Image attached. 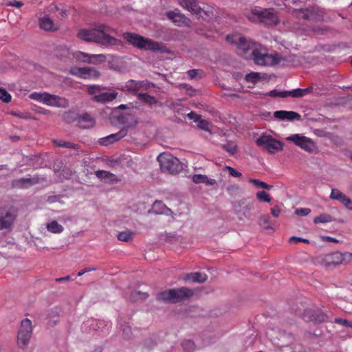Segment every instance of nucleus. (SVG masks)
Masks as SVG:
<instances>
[{
  "label": "nucleus",
  "mask_w": 352,
  "mask_h": 352,
  "mask_svg": "<svg viewBox=\"0 0 352 352\" xmlns=\"http://www.w3.org/2000/svg\"><path fill=\"white\" fill-rule=\"evenodd\" d=\"M116 33L114 28L107 24L100 23L91 28L80 29L77 36L85 41L93 42L107 47L119 45L122 43L121 41L113 36Z\"/></svg>",
  "instance_id": "f257e3e1"
},
{
  "label": "nucleus",
  "mask_w": 352,
  "mask_h": 352,
  "mask_svg": "<svg viewBox=\"0 0 352 352\" xmlns=\"http://www.w3.org/2000/svg\"><path fill=\"white\" fill-rule=\"evenodd\" d=\"M252 57L254 60V63L256 65H276V64H283L285 65V62L288 60V59H293V56H289L287 58L286 56H282L278 54H269L266 52V50L261 47L259 44H256V45L253 48L252 52Z\"/></svg>",
  "instance_id": "f03ea898"
},
{
  "label": "nucleus",
  "mask_w": 352,
  "mask_h": 352,
  "mask_svg": "<svg viewBox=\"0 0 352 352\" xmlns=\"http://www.w3.org/2000/svg\"><path fill=\"white\" fill-rule=\"evenodd\" d=\"M247 17L252 21L260 22L267 25H276L279 22L277 12L273 8L255 7L247 14Z\"/></svg>",
  "instance_id": "7ed1b4c3"
},
{
  "label": "nucleus",
  "mask_w": 352,
  "mask_h": 352,
  "mask_svg": "<svg viewBox=\"0 0 352 352\" xmlns=\"http://www.w3.org/2000/svg\"><path fill=\"white\" fill-rule=\"evenodd\" d=\"M123 38L127 43L140 50H151L153 52L161 51V43L150 38H145L135 33L124 32Z\"/></svg>",
  "instance_id": "20e7f679"
},
{
  "label": "nucleus",
  "mask_w": 352,
  "mask_h": 352,
  "mask_svg": "<svg viewBox=\"0 0 352 352\" xmlns=\"http://www.w3.org/2000/svg\"><path fill=\"white\" fill-rule=\"evenodd\" d=\"M193 295L192 289L182 287L160 292L157 296V299L165 302L177 303L190 298Z\"/></svg>",
  "instance_id": "39448f33"
},
{
  "label": "nucleus",
  "mask_w": 352,
  "mask_h": 352,
  "mask_svg": "<svg viewBox=\"0 0 352 352\" xmlns=\"http://www.w3.org/2000/svg\"><path fill=\"white\" fill-rule=\"evenodd\" d=\"M162 171L171 175H177L182 170V165L179 160L169 153H162L157 158Z\"/></svg>",
  "instance_id": "423d86ee"
},
{
  "label": "nucleus",
  "mask_w": 352,
  "mask_h": 352,
  "mask_svg": "<svg viewBox=\"0 0 352 352\" xmlns=\"http://www.w3.org/2000/svg\"><path fill=\"white\" fill-rule=\"evenodd\" d=\"M226 40L231 44L235 45L237 48V54L245 56L249 50H253L256 43L248 41L246 38L239 34H230L226 36Z\"/></svg>",
  "instance_id": "0eeeda50"
},
{
  "label": "nucleus",
  "mask_w": 352,
  "mask_h": 352,
  "mask_svg": "<svg viewBox=\"0 0 352 352\" xmlns=\"http://www.w3.org/2000/svg\"><path fill=\"white\" fill-rule=\"evenodd\" d=\"M32 326L30 320L25 318L21 322L17 336V344L19 347L25 349L32 337Z\"/></svg>",
  "instance_id": "6e6552de"
},
{
  "label": "nucleus",
  "mask_w": 352,
  "mask_h": 352,
  "mask_svg": "<svg viewBox=\"0 0 352 352\" xmlns=\"http://www.w3.org/2000/svg\"><path fill=\"white\" fill-rule=\"evenodd\" d=\"M285 140L294 143L296 146L308 153H314L316 149L314 142L311 138L302 134H293L287 137Z\"/></svg>",
  "instance_id": "1a4fd4ad"
},
{
  "label": "nucleus",
  "mask_w": 352,
  "mask_h": 352,
  "mask_svg": "<svg viewBox=\"0 0 352 352\" xmlns=\"http://www.w3.org/2000/svg\"><path fill=\"white\" fill-rule=\"evenodd\" d=\"M179 3L184 8L199 17L203 18V14L206 16L212 14L211 9L206 10L204 8H201L197 0H179Z\"/></svg>",
  "instance_id": "9d476101"
},
{
  "label": "nucleus",
  "mask_w": 352,
  "mask_h": 352,
  "mask_svg": "<svg viewBox=\"0 0 352 352\" xmlns=\"http://www.w3.org/2000/svg\"><path fill=\"white\" fill-rule=\"evenodd\" d=\"M256 142L258 146L271 153L283 149L282 143L270 135H262L256 140Z\"/></svg>",
  "instance_id": "9b49d317"
},
{
  "label": "nucleus",
  "mask_w": 352,
  "mask_h": 352,
  "mask_svg": "<svg viewBox=\"0 0 352 352\" xmlns=\"http://www.w3.org/2000/svg\"><path fill=\"white\" fill-rule=\"evenodd\" d=\"M16 218V213L11 208H0V230L10 229Z\"/></svg>",
  "instance_id": "f8f14e48"
},
{
  "label": "nucleus",
  "mask_w": 352,
  "mask_h": 352,
  "mask_svg": "<svg viewBox=\"0 0 352 352\" xmlns=\"http://www.w3.org/2000/svg\"><path fill=\"white\" fill-rule=\"evenodd\" d=\"M70 73L83 79H96L100 76V72L94 68L89 67H73Z\"/></svg>",
  "instance_id": "ddd939ff"
},
{
  "label": "nucleus",
  "mask_w": 352,
  "mask_h": 352,
  "mask_svg": "<svg viewBox=\"0 0 352 352\" xmlns=\"http://www.w3.org/2000/svg\"><path fill=\"white\" fill-rule=\"evenodd\" d=\"M302 318L306 322H314L316 323L325 322L328 320V316L320 309H307L302 314Z\"/></svg>",
  "instance_id": "4468645a"
},
{
  "label": "nucleus",
  "mask_w": 352,
  "mask_h": 352,
  "mask_svg": "<svg viewBox=\"0 0 352 352\" xmlns=\"http://www.w3.org/2000/svg\"><path fill=\"white\" fill-rule=\"evenodd\" d=\"M322 263L326 267L346 263L345 253L335 252L327 254L324 256Z\"/></svg>",
  "instance_id": "2eb2a0df"
},
{
  "label": "nucleus",
  "mask_w": 352,
  "mask_h": 352,
  "mask_svg": "<svg viewBox=\"0 0 352 352\" xmlns=\"http://www.w3.org/2000/svg\"><path fill=\"white\" fill-rule=\"evenodd\" d=\"M330 198L333 200H338L342 203L347 209L352 210V201L345 194L336 188L331 190Z\"/></svg>",
  "instance_id": "dca6fc26"
},
{
  "label": "nucleus",
  "mask_w": 352,
  "mask_h": 352,
  "mask_svg": "<svg viewBox=\"0 0 352 352\" xmlns=\"http://www.w3.org/2000/svg\"><path fill=\"white\" fill-rule=\"evenodd\" d=\"M166 16L177 26H187L190 22L184 14L175 11L168 12Z\"/></svg>",
  "instance_id": "f3484780"
},
{
  "label": "nucleus",
  "mask_w": 352,
  "mask_h": 352,
  "mask_svg": "<svg viewBox=\"0 0 352 352\" xmlns=\"http://www.w3.org/2000/svg\"><path fill=\"white\" fill-rule=\"evenodd\" d=\"M45 104L56 107H66L68 103L63 98L46 93Z\"/></svg>",
  "instance_id": "a211bd4d"
},
{
  "label": "nucleus",
  "mask_w": 352,
  "mask_h": 352,
  "mask_svg": "<svg viewBox=\"0 0 352 352\" xmlns=\"http://www.w3.org/2000/svg\"><path fill=\"white\" fill-rule=\"evenodd\" d=\"M76 120L78 126L82 129L92 128L96 123L95 119L87 113L79 115Z\"/></svg>",
  "instance_id": "6ab92c4d"
},
{
  "label": "nucleus",
  "mask_w": 352,
  "mask_h": 352,
  "mask_svg": "<svg viewBox=\"0 0 352 352\" xmlns=\"http://www.w3.org/2000/svg\"><path fill=\"white\" fill-rule=\"evenodd\" d=\"M274 118L278 120H300V115L293 111H276L274 113Z\"/></svg>",
  "instance_id": "aec40b11"
},
{
  "label": "nucleus",
  "mask_w": 352,
  "mask_h": 352,
  "mask_svg": "<svg viewBox=\"0 0 352 352\" xmlns=\"http://www.w3.org/2000/svg\"><path fill=\"white\" fill-rule=\"evenodd\" d=\"M38 25L42 30L45 31L54 32L58 30V27L54 24V21L47 15L38 19Z\"/></svg>",
  "instance_id": "412c9836"
},
{
  "label": "nucleus",
  "mask_w": 352,
  "mask_h": 352,
  "mask_svg": "<svg viewBox=\"0 0 352 352\" xmlns=\"http://www.w3.org/2000/svg\"><path fill=\"white\" fill-rule=\"evenodd\" d=\"M118 94V92L114 91L112 92H105L94 96L92 99L97 102H109L115 100Z\"/></svg>",
  "instance_id": "4be33fe9"
},
{
  "label": "nucleus",
  "mask_w": 352,
  "mask_h": 352,
  "mask_svg": "<svg viewBox=\"0 0 352 352\" xmlns=\"http://www.w3.org/2000/svg\"><path fill=\"white\" fill-rule=\"evenodd\" d=\"M140 80H135L130 79L125 82L124 87L119 88L121 91H128L134 94H138V92L140 90L141 85Z\"/></svg>",
  "instance_id": "5701e85b"
},
{
  "label": "nucleus",
  "mask_w": 352,
  "mask_h": 352,
  "mask_svg": "<svg viewBox=\"0 0 352 352\" xmlns=\"http://www.w3.org/2000/svg\"><path fill=\"white\" fill-rule=\"evenodd\" d=\"M170 210L161 201H155L151 209L148 211L150 213L156 214H167Z\"/></svg>",
  "instance_id": "b1692460"
},
{
  "label": "nucleus",
  "mask_w": 352,
  "mask_h": 352,
  "mask_svg": "<svg viewBox=\"0 0 352 352\" xmlns=\"http://www.w3.org/2000/svg\"><path fill=\"white\" fill-rule=\"evenodd\" d=\"M207 275L201 272H192L186 274L184 276L186 280H191L194 283H204L207 280Z\"/></svg>",
  "instance_id": "393cba45"
},
{
  "label": "nucleus",
  "mask_w": 352,
  "mask_h": 352,
  "mask_svg": "<svg viewBox=\"0 0 352 352\" xmlns=\"http://www.w3.org/2000/svg\"><path fill=\"white\" fill-rule=\"evenodd\" d=\"M312 90V87H309L305 89L298 88L292 91H287V97L291 96L295 98H301L311 93Z\"/></svg>",
  "instance_id": "a878e982"
},
{
  "label": "nucleus",
  "mask_w": 352,
  "mask_h": 352,
  "mask_svg": "<svg viewBox=\"0 0 352 352\" xmlns=\"http://www.w3.org/2000/svg\"><path fill=\"white\" fill-rule=\"evenodd\" d=\"M124 134L122 133V131H120L116 133L111 134L105 138H100L99 140V143L101 145L107 146L109 144H112L120 139H121L122 137H124Z\"/></svg>",
  "instance_id": "bb28decb"
},
{
  "label": "nucleus",
  "mask_w": 352,
  "mask_h": 352,
  "mask_svg": "<svg viewBox=\"0 0 352 352\" xmlns=\"http://www.w3.org/2000/svg\"><path fill=\"white\" fill-rule=\"evenodd\" d=\"M192 182L195 184L204 183L208 186H213L217 184L214 179L208 178L205 175L197 174L194 175L192 177Z\"/></svg>",
  "instance_id": "cd10ccee"
},
{
  "label": "nucleus",
  "mask_w": 352,
  "mask_h": 352,
  "mask_svg": "<svg viewBox=\"0 0 352 352\" xmlns=\"http://www.w3.org/2000/svg\"><path fill=\"white\" fill-rule=\"evenodd\" d=\"M47 230L54 234H60L63 232L64 228L62 225L59 224L56 221L54 220L46 224Z\"/></svg>",
  "instance_id": "c85d7f7f"
},
{
  "label": "nucleus",
  "mask_w": 352,
  "mask_h": 352,
  "mask_svg": "<svg viewBox=\"0 0 352 352\" xmlns=\"http://www.w3.org/2000/svg\"><path fill=\"white\" fill-rule=\"evenodd\" d=\"M96 57H100V58H104V56L102 55V54H99V55H95V54H93V55H89L88 54H86L85 52H77L76 53V58L81 61H83V62H85V63H91V58H96Z\"/></svg>",
  "instance_id": "c756f323"
},
{
  "label": "nucleus",
  "mask_w": 352,
  "mask_h": 352,
  "mask_svg": "<svg viewBox=\"0 0 352 352\" xmlns=\"http://www.w3.org/2000/svg\"><path fill=\"white\" fill-rule=\"evenodd\" d=\"M138 98L140 101L151 106L157 103V100L154 96H152L148 94L140 93L138 94Z\"/></svg>",
  "instance_id": "7c9ffc66"
},
{
  "label": "nucleus",
  "mask_w": 352,
  "mask_h": 352,
  "mask_svg": "<svg viewBox=\"0 0 352 352\" xmlns=\"http://www.w3.org/2000/svg\"><path fill=\"white\" fill-rule=\"evenodd\" d=\"M181 346L185 352H193L195 349V344L191 340H184L182 342Z\"/></svg>",
  "instance_id": "2f4dec72"
},
{
  "label": "nucleus",
  "mask_w": 352,
  "mask_h": 352,
  "mask_svg": "<svg viewBox=\"0 0 352 352\" xmlns=\"http://www.w3.org/2000/svg\"><path fill=\"white\" fill-rule=\"evenodd\" d=\"M333 220L332 217L329 214H321L314 219V223L316 224L320 223H329Z\"/></svg>",
  "instance_id": "473e14b6"
},
{
  "label": "nucleus",
  "mask_w": 352,
  "mask_h": 352,
  "mask_svg": "<svg viewBox=\"0 0 352 352\" xmlns=\"http://www.w3.org/2000/svg\"><path fill=\"white\" fill-rule=\"evenodd\" d=\"M258 224L261 227L265 230L271 228L270 217L267 215H262L258 220Z\"/></svg>",
  "instance_id": "72a5a7b5"
},
{
  "label": "nucleus",
  "mask_w": 352,
  "mask_h": 352,
  "mask_svg": "<svg viewBox=\"0 0 352 352\" xmlns=\"http://www.w3.org/2000/svg\"><path fill=\"white\" fill-rule=\"evenodd\" d=\"M261 78V75L257 72H251L245 75V79L248 82L256 83Z\"/></svg>",
  "instance_id": "f704fd0d"
},
{
  "label": "nucleus",
  "mask_w": 352,
  "mask_h": 352,
  "mask_svg": "<svg viewBox=\"0 0 352 352\" xmlns=\"http://www.w3.org/2000/svg\"><path fill=\"white\" fill-rule=\"evenodd\" d=\"M45 96H46V92H44V93L34 92L30 95V98L31 99L38 101L39 102H42L43 104H45Z\"/></svg>",
  "instance_id": "c9c22d12"
},
{
  "label": "nucleus",
  "mask_w": 352,
  "mask_h": 352,
  "mask_svg": "<svg viewBox=\"0 0 352 352\" xmlns=\"http://www.w3.org/2000/svg\"><path fill=\"white\" fill-rule=\"evenodd\" d=\"M45 96H46V92H44V93L34 92L30 95V98L31 99L38 101L39 102H42L43 104H45Z\"/></svg>",
  "instance_id": "e433bc0d"
},
{
  "label": "nucleus",
  "mask_w": 352,
  "mask_h": 352,
  "mask_svg": "<svg viewBox=\"0 0 352 352\" xmlns=\"http://www.w3.org/2000/svg\"><path fill=\"white\" fill-rule=\"evenodd\" d=\"M222 148L228 152L230 155H234L237 151V146L232 142H228L222 145Z\"/></svg>",
  "instance_id": "4c0bfd02"
},
{
  "label": "nucleus",
  "mask_w": 352,
  "mask_h": 352,
  "mask_svg": "<svg viewBox=\"0 0 352 352\" xmlns=\"http://www.w3.org/2000/svg\"><path fill=\"white\" fill-rule=\"evenodd\" d=\"M133 232L129 231H123L118 234V239L122 241H129L132 239Z\"/></svg>",
  "instance_id": "58836bf2"
},
{
  "label": "nucleus",
  "mask_w": 352,
  "mask_h": 352,
  "mask_svg": "<svg viewBox=\"0 0 352 352\" xmlns=\"http://www.w3.org/2000/svg\"><path fill=\"white\" fill-rule=\"evenodd\" d=\"M96 175L97 176V177L100 179H103L104 180L111 179V177H115L114 174L111 173L106 170H97L96 172Z\"/></svg>",
  "instance_id": "ea45409f"
},
{
  "label": "nucleus",
  "mask_w": 352,
  "mask_h": 352,
  "mask_svg": "<svg viewBox=\"0 0 352 352\" xmlns=\"http://www.w3.org/2000/svg\"><path fill=\"white\" fill-rule=\"evenodd\" d=\"M249 182L250 183L253 184L255 186H256L258 188H263L269 190L272 187V186L268 185L265 182H261L258 179H250Z\"/></svg>",
  "instance_id": "a19ab883"
},
{
  "label": "nucleus",
  "mask_w": 352,
  "mask_h": 352,
  "mask_svg": "<svg viewBox=\"0 0 352 352\" xmlns=\"http://www.w3.org/2000/svg\"><path fill=\"white\" fill-rule=\"evenodd\" d=\"M54 143H55L57 146L60 147L68 148H76L77 145L74 144L72 142H65L61 140H54Z\"/></svg>",
  "instance_id": "79ce46f5"
},
{
  "label": "nucleus",
  "mask_w": 352,
  "mask_h": 352,
  "mask_svg": "<svg viewBox=\"0 0 352 352\" xmlns=\"http://www.w3.org/2000/svg\"><path fill=\"white\" fill-rule=\"evenodd\" d=\"M265 96H270V97H281V98H286L287 97V91H277L276 89L272 90L267 94H265Z\"/></svg>",
  "instance_id": "37998d69"
},
{
  "label": "nucleus",
  "mask_w": 352,
  "mask_h": 352,
  "mask_svg": "<svg viewBox=\"0 0 352 352\" xmlns=\"http://www.w3.org/2000/svg\"><path fill=\"white\" fill-rule=\"evenodd\" d=\"M256 198L260 201H263V202H270L271 201V197L264 190L258 191L256 193Z\"/></svg>",
  "instance_id": "c03bdc74"
},
{
  "label": "nucleus",
  "mask_w": 352,
  "mask_h": 352,
  "mask_svg": "<svg viewBox=\"0 0 352 352\" xmlns=\"http://www.w3.org/2000/svg\"><path fill=\"white\" fill-rule=\"evenodd\" d=\"M10 94L3 88H0V100L4 102H9L11 101Z\"/></svg>",
  "instance_id": "a18cd8bd"
},
{
  "label": "nucleus",
  "mask_w": 352,
  "mask_h": 352,
  "mask_svg": "<svg viewBox=\"0 0 352 352\" xmlns=\"http://www.w3.org/2000/svg\"><path fill=\"white\" fill-rule=\"evenodd\" d=\"M101 91V88L98 85H90L87 87V92L90 95H96Z\"/></svg>",
  "instance_id": "49530a36"
},
{
  "label": "nucleus",
  "mask_w": 352,
  "mask_h": 352,
  "mask_svg": "<svg viewBox=\"0 0 352 352\" xmlns=\"http://www.w3.org/2000/svg\"><path fill=\"white\" fill-rule=\"evenodd\" d=\"M289 242L290 243H297L298 242H302V243H307V244L309 243V241L308 239L301 238V237H298V236L290 237L289 239Z\"/></svg>",
  "instance_id": "de8ad7c7"
},
{
  "label": "nucleus",
  "mask_w": 352,
  "mask_h": 352,
  "mask_svg": "<svg viewBox=\"0 0 352 352\" xmlns=\"http://www.w3.org/2000/svg\"><path fill=\"white\" fill-rule=\"evenodd\" d=\"M198 122V127L201 129H203L204 131H208L209 130V122L206 120H201L199 119Z\"/></svg>",
  "instance_id": "09e8293b"
},
{
  "label": "nucleus",
  "mask_w": 352,
  "mask_h": 352,
  "mask_svg": "<svg viewBox=\"0 0 352 352\" xmlns=\"http://www.w3.org/2000/svg\"><path fill=\"white\" fill-rule=\"evenodd\" d=\"M311 212V209L307 208H302L296 209L295 211L296 214L298 216L305 217L308 215Z\"/></svg>",
  "instance_id": "8fccbe9b"
},
{
  "label": "nucleus",
  "mask_w": 352,
  "mask_h": 352,
  "mask_svg": "<svg viewBox=\"0 0 352 352\" xmlns=\"http://www.w3.org/2000/svg\"><path fill=\"white\" fill-rule=\"evenodd\" d=\"M122 333L125 339H130L131 338L132 331L131 328L129 326L125 325L123 327Z\"/></svg>",
  "instance_id": "3c124183"
},
{
  "label": "nucleus",
  "mask_w": 352,
  "mask_h": 352,
  "mask_svg": "<svg viewBox=\"0 0 352 352\" xmlns=\"http://www.w3.org/2000/svg\"><path fill=\"white\" fill-rule=\"evenodd\" d=\"M140 82L142 83L140 85V89L148 90L151 87H154V84L148 80H140Z\"/></svg>",
  "instance_id": "603ef678"
},
{
  "label": "nucleus",
  "mask_w": 352,
  "mask_h": 352,
  "mask_svg": "<svg viewBox=\"0 0 352 352\" xmlns=\"http://www.w3.org/2000/svg\"><path fill=\"white\" fill-rule=\"evenodd\" d=\"M226 169L228 170L230 175L234 177H240L242 175L240 172L231 166H226Z\"/></svg>",
  "instance_id": "864d4df0"
},
{
  "label": "nucleus",
  "mask_w": 352,
  "mask_h": 352,
  "mask_svg": "<svg viewBox=\"0 0 352 352\" xmlns=\"http://www.w3.org/2000/svg\"><path fill=\"white\" fill-rule=\"evenodd\" d=\"M32 180H33V179H32V178H23V179H20L19 181V182L20 183L21 186L28 187V186H30L32 184Z\"/></svg>",
  "instance_id": "5fc2aeb1"
},
{
  "label": "nucleus",
  "mask_w": 352,
  "mask_h": 352,
  "mask_svg": "<svg viewBox=\"0 0 352 352\" xmlns=\"http://www.w3.org/2000/svg\"><path fill=\"white\" fill-rule=\"evenodd\" d=\"M336 324H342V326H344V327H349L351 326V322L346 320V319H342V318H337L335 319V321H334Z\"/></svg>",
  "instance_id": "6e6d98bb"
},
{
  "label": "nucleus",
  "mask_w": 352,
  "mask_h": 352,
  "mask_svg": "<svg viewBox=\"0 0 352 352\" xmlns=\"http://www.w3.org/2000/svg\"><path fill=\"white\" fill-rule=\"evenodd\" d=\"M271 212L274 217H278L280 213V209L278 206H276L271 209Z\"/></svg>",
  "instance_id": "4d7b16f0"
},
{
  "label": "nucleus",
  "mask_w": 352,
  "mask_h": 352,
  "mask_svg": "<svg viewBox=\"0 0 352 352\" xmlns=\"http://www.w3.org/2000/svg\"><path fill=\"white\" fill-rule=\"evenodd\" d=\"M198 72H199V70H197V69H190L188 71L187 74H188V76L191 79H192L197 76Z\"/></svg>",
  "instance_id": "13d9d810"
},
{
  "label": "nucleus",
  "mask_w": 352,
  "mask_h": 352,
  "mask_svg": "<svg viewBox=\"0 0 352 352\" xmlns=\"http://www.w3.org/2000/svg\"><path fill=\"white\" fill-rule=\"evenodd\" d=\"M95 270H96V268H94V267H87V268H85L84 270H80L78 273V276H82L84 274H85L87 272H92V271H95Z\"/></svg>",
  "instance_id": "bf43d9fd"
},
{
  "label": "nucleus",
  "mask_w": 352,
  "mask_h": 352,
  "mask_svg": "<svg viewBox=\"0 0 352 352\" xmlns=\"http://www.w3.org/2000/svg\"><path fill=\"white\" fill-rule=\"evenodd\" d=\"M188 117L192 120H193L195 122H197L199 119L200 118V116L197 115V113L194 112H190L188 114Z\"/></svg>",
  "instance_id": "052dcab7"
},
{
  "label": "nucleus",
  "mask_w": 352,
  "mask_h": 352,
  "mask_svg": "<svg viewBox=\"0 0 352 352\" xmlns=\"http://www.w3.org/2000/svg\"><path fill=\"white\" fill-rule=\"evenodd\" d=\"M10 5L12 6H14V7H16V8H21L23 6V3L21 2V1H13L12 2H11L10 3Z\"/></svg>",
  "instance_id": "680f3d73"
},
{
  "label": "nucleus",
  "mask_w": 352,
  "mask_h": 352,
  "mask_svg": "<svg viewBox=\"0 0 352 352\" xmlns=\"http://www.w3.org/2000/svg\"><path fill=\"white\" fill-rule=\"evenodd\" d=\"M346 263H352V253L345 252Z\"/></svg>",
  "instance_id": "e2e57ef3"
},
{
  "label": "nucleus",
  "mask_w": 352,
  "mask_h": 352,
  "mask_svg": "<svg viewBox=\"0 0 352 352\" xmlns=\"http://www.w3.org/2000/svg\"><path fill=\"white\" fill-rule=\"evenodd\" d=\"M69 280H71V277L69 276L56 278V282L66 281Z\"/></svg>",
  "instance_id": "0e129e2a"
},
{
  "label": "nucleus",
  "mask_w": 352,
  "mask_h": 352,
  "mask_svg": "<svg viewBox=\"0 0 352 352\" xmlns=\"http://www.w3.org/2000/svg\"><path fill=\"white\" fill-rule=\"evenodd\" d=\"M326 240L327 241H330V242H333V243H338V241L336 239L331 237V236H327L326 237Z\"/></svg>",
  "instance_id": "69168bd1"
},
{
  "label": "nucleus",
  "mask_w": 352,
  "mask_h": 352,
  "mask_svg": "<svg viewBox=\"0 0 352 352\" xmlns=\"http://www.w3.org/2000/svg\"><path fill=\"white\" fill-rule=\"evenodd\" d=\"M118 109H121V110H123V109H127V105L126 104H120L118 107Z\"/></svg>",
  "instance_id": "338daca9"
},
{
  "label": "nucleus",
  "mask_w": 352,
  "mask_h": 352,
  "mask_svg": "<svg viewBox=\"0 0 352 352\" xmlns=\"http://www.w3.org/2000/svg\"><path fill=\"white\" fill-rule=\"evenodd\" d=\"M93 352H101V349H95Z\"/></svg>",
  "instance_id": "774afa93"
}]
</instances>
